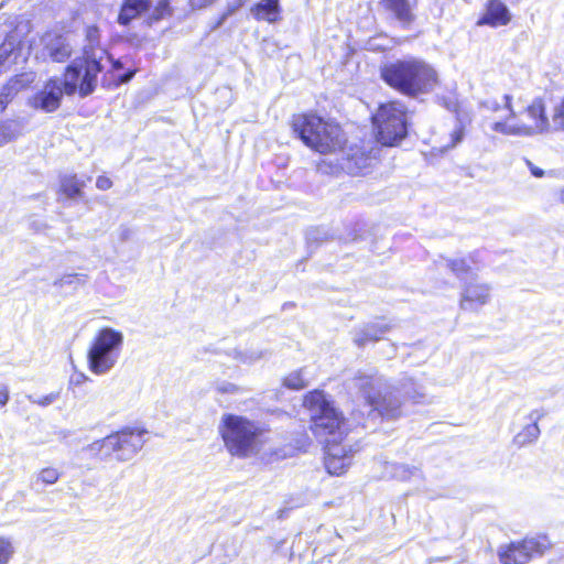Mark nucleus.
I'll use <instances>...</instances> for the list:
<instances>
[{"mask_svg": "<svg viewBox=\"0 0 564 564\" xmlns=\"http://www.w3.org/2000/svg\"><path fill=\"white\" fill-rule=\"evenodd\" d=\"M86 61H73L64 73V79H48L43 88L29 99V106L44 112H54L61 106L63 95H74L77 90L82 97L90 95L97 84L101 67L96 54L86 53Z\"/></svg>", "mask_w": 564, "mask_h": 564, "instance_id": "obj_1", "label": "nucleus"}, {"mask_svg": "<svg viewBox=\"0 0 564 564\" xmlns=\"http://www.w3.org/2000/svg\"><path fill=\"white\" fill-rule=\"evenodd\" d=\"M511 96L505 95V108L509 116L505 121H496L491 130L505 135L531 137L534 134L564 131V96L554 98L544 95L536 97L525 108V113L531 120L530 124L511 122L516 119V111L511 106Z\"/></svg>", "mask_w": 564, "mask_h": 564, "instance_id": "obj_2", "label": "nucleus"}, {"mask_svg": "<svg viewBox=\"0 0 564 564\" xmlns=\"http://www.w3.org/2000/svg\"><path fill=\"white\" fill-rule=\"evenodd\" d=\"M380 75L386 84L408 97L427 94L437 83V73L432 65L414 56L383 65Z\"/></svg>", "mask_w": 564, "mask_h": 564, "instance_id": "obj_3", "label": "nucleus"}, {"mask_svg": "<svg viewBox=\"0 0 564 564\" xmlns=\"http://www.w3.org/2000/svg\"><path fill=\"white\" fill-rule=\"evenodd\" d=\"M224 445L231 456L258 455L267 442V431L257 422L236 414H225L219 424Z\"/></svg>", "mask_w": 564, "mask_h": 564, "instance_id": "obj_4", "label": "nucleus"}, {"mask_svg": "<svg viewBox=\"0 0 564 564\" xmlns=\"http://www.w3.org/2000/svg\"><path fill=\"white\" fill-rule=\"evenodd\" d=\"M304 406L310 411L311 429L316 437L341 441L347 432L346 421L323 391L308 392L304 398Z\"/></svg>", "mask_w": 564, "mask_h": 564, "instance_id": "obj_5", "label": "nucleus"}, {"mask_svg": "<svg viewBox=\"0 0 564 564\" xmlns=\"http://www.w3.org/2000/svg\"><path fill=\"white\" fill-rule=\"evenodd\" d=\"M292 126L307 147L322 154L336 151L345 141L338 124L315 115L294 116Z\"/></svg>", "mask_w": 564, "mask_h": 564, "instance_id": "obj_6", "label": "nucleus"}, {"mask_svg": "<svg viewBox=\"0 0 564 564\" xmlns=\"http://www.w3.org/2000/svg\"><path fill=\"white\" fill-rule=\"evenodd\" d=\"M352 383L369 408V416L392 420L401 415V401L382 377L359 375Z\"/></svg>", "mask_w": 564, "mask_h": 564, "instance_id": "obj_7", "label": "nucleus"}, {"mask_svg": "<svg viewBox=\"0 0 564 564\" xmlns=\"http://www.w3.org/2000/svg\"><path fill=\"white\" fill-rule=\"evenodd\" d=\"M123 345V334L111 327L101 328L94 337L88 352V368L97 375L108 373L118 362Z\"/></svg>", "mask_w": 564, "mask_h": 564, "instance_id": "obj_8", "label": "nucleus"}, {"mask_svg": "<svg viewBox=\"0 0 564 564\" xmlns=\"http://www.w3.org/2000/svg\"><path fill=\"white\" fill-rule=\"evenodd\" d=\"M372 120L377 139L383 145L393 147L408 135L409 113L402 102L380 105Z\"/></svg>", "mask_w": 564, "mask_h": 564, "instance_id": "obj_9", "label": "nucleus"}, {"mask_svg": "<svg viewBox=\"0 0 564 564\" xmlns=\"http://www.w3.org/2000/svg\"><path fill=\"white\" fill-rule=\"evenodd\" d=\"M550 547L551 542L545 535H536L502 544L498 547L497 555L501 564H528L534 557L542 556Z\"/></svg>", "mask_w": 564, "mask_h": 564, "instance_id": "obj_10", "label": "nucleus"}, {"mask_svg": "<svg viewBox=\"0 0 564 564\" xmlns=\"http://www.w3.org/2000/svg\"><path fill=\"white\" fill-rule=\"evenodd\" d=\"M144 14H147L144 22L149 26L170 17L172 14L170 0H158L155 6L152 0H123L117 22L122 26H128L133 20Z\"/></svg>", "mask_w": 564, "mask_h": 564, "instance_id": "obj_11", "label": "nucleus"}, {"mask_svg": "<svg viewBox=\"0 0 564 564\" xmlns=\"http://www.w3.org/2000/svg\"><path fill=\"white\" fill-rule=\"evenodd\" d=\"M147 433L145 430L127 427L110 434L108 444L111 447V455L115 454L118 462L132 459L142 449Z\"/></svg>", "mask_w": 564, "mask_h": 564, "instance_id": "obj_12", "label": "nucleus"}, {"mask_svg": "<svg viewBox=\"0 0 564 564\" xmlns=\"http://www.w3.org/2000/svg\"><path fill=\"white\" fill-rule=\"evenodd\" d=\"M491 288L487 283H467L462 291L460 307L464 311H478L490 300Z\"/></svg>", "mask_w": 564, "mask_h": 564, "instance_id": "obj_13", "label": "nucleus"}, {"mask_svg": "<svg viewBox=\"0 0 564 564\" xmlns=\"http://www.w3.org/2000/svg\"><path fill=\"white\" fill-rule=\"evenodd\" d=\"M391 329V325L384 321L368 323L354 333V343L358 347H364L368 343H375L383 338Z\"/></svg>", "mask_w": 564, "mask_h": 564, "instance_id": "obj_14", "label": "nucleus"}, {"mask_svg": "<svg viewBox=\"0 0 564 564\" xmlns=\"http://www.w3.org/2000/svg\"><path fill=\"white\" fill-rule=\"evenodd\" d=\"M446 268H448L458 279L463 280L468 275H473L480 270L482 262L480 251L470 252L466 258L445 259Z\"/></svg>", "mask_w": 564, "mask_h": 564, "instance_id": "obj_15", "label": "nucleus"}, {"mask_svg": "<svg viewBox=\"0 0 564 564\" xmlns=\"http://www.w3.org/2000/svg\"><path fill=\"white\" fill-rule=\"evenodd\" d=\"M381 4L403 28H409L415 20V2L411 0H381Z\"/></svg>", "mask_w": 564, "mask_h": 564, "instance_id": "obj_16", "label": "nucleus"}, {"mask_svg": "<svg viewBox=\"0 0 564 564\" xmlns=\"http://www.w3.org/2000/svg\"><path fill=\"white\" fill-rule=\"evenodd\" d=\"M34 78L35 76L33 73L20 74L11 78L0 89V112H2L7 108L8 104L21 89L32 84L34 82Z\"/></svg>", "mask_w": 564, "mask_h": 564, "instance_id": "obj_17", "label": "nucleus"}, {"mask_svg": "<svg viewBox=\"0 0 564 564\" xmlns=\"http://www.w3.org/2000/svg\"><path fill=\"white\" fill-rule=\"evenodd\" d=\"M44 54L53 62H65L72 54L69 43L61 35H46L44 39Z\"/></svg>", "mask_w": 564, "mask_h": 564, "instance_id": "obj_18", "label": "nucleus"}, {"mask_svg": "<svg viewBox=\"0 0 564 564\" xmlns=\"http://www.w3.org/2000/svg\"><path fill=\"white\" fill-rule=\"evenodd\" d=\"M281 7L279 0H260L251 8L252 17L258 21L276 23L281 20Z\"/></svg>", "mask_w": 564, "mask_h": 564, "instance_id": "obj_19", "label": "nucleus"}, {"mask_svg": "<svg viewBox=\"0 0 564 564\" xmlns=\"http://www.w3.org/2000/svg\"><path fill=\"white\" fill-rule=\"evenodd\" d=\"M510 21V12L505 3L499 0H491L487 6V11L479 24L491 26L506 25Z\"/></svg>", "mask_w": 564, "mask_h": 564, "instance_id": "obj_20", "label": "nucleus"}, {"mask_svg": "<svg viewBox=\"0 0 564 564\" xmlns=\"http://www.w3.org/2000/svg\"><path fill=\"white\" fill-rule=\"evenodd\" d=\"M541 417L538 411H532L529 414V420L531 423L527 424L521 432H519L514 436V443L519 446H524L527 444L533 443L538 440L540 435V429L538 425V421Z\"/></svg>", "mask_w": 564, "mask_h": 564, "instance_id": "obj_21", "label": "nucleus"}, {"mask_svg": "<svg viewBox=\"0 0 564 564\" xmlns=\"http://www.w3.org/2000/svg\"><path fill=\"white\" fill-rule=\"evenodd\" d=\"M86 36H87V40L89 41V45L86 46L85 50H84V57L83 58H76L75 61H86L87 59L86 53L88 51L89 55L96 54L97 59L99 62V65L102 68L101 61H102L104 56H107V52L101 50V48H99V50H95L94 48V44L98 42V37H99L98 28H96V26H88L87 28V32H86Z\"/></svg>", "mask_w": 564, "mask_h": 564, "instance_id": "obj_22", "label": "nucleus"}, {"mask_svg": "<svg viewBox=\"0 0 564 564\" xmlns=\"http://www.w3.org/2000/svg\"><path fill=\"white\" fill-rule=\"evenodd\" d=\"M85 182L79 181L76 175H65L61 180V189L68 198H75L82 194Z\"/></svg>", "mask_w": 564, "mask_h": 564, "instance_id": "obj_23", "label": "nucleus"}, {"mask_svg": "<svg viewBox=\"0 0 564 564\" xmlns=\"http://www.w3.org/2000/svg\"><path fill=\"white\" fill-rule=\"evenodd\" d=\"M15 42L9 37L0 45V67L8 69L17 59Z\"/></svg>", "mask_w": 564, "mask_h": 564, "instance_id": "obj_24", "label": "nucleus"}, {"mask_svg": "<svg viewBox=\"0 0 564 564\" xmlns=\"http://www.w3.org/2000/svg\"><path fill=\"white\" fill-rule=\"evenodd\" d=\"M265 352L260 349H234L229 356L241 364L251 365L264 357Z\"/></svg>", "mask_w": 564, "mask_h": 564, "instance_id": "obj_25", "label": "nucleus"}, {"mask_svg": "<svg viewBox=\"0 0 564 564\" xmlns=\"http://www.w3.org/2000/svg\"><path fill=\"white\" fill-rule=\"evenodd\" d=\"M465 137V127L460 119L457 118L456 124L448 135V141L441 145L440 151L445 152L458 145Z\"/></svg>", "mask_w": 564, "mask_h": 564, "instance_id": "obj_26", "label": "nucleus"}, {"mask_svg": "<svg viewBox=\"0 0 564 564\" xmlns=\"http://www.w3.org/2000/svg\"><path fill=\"white\" fill-rule=\"evenodd\" d=\"M306 369H300L297 371L291 372L284 379V386L289 389L301 390L308 386L310 380L306 378Z\"/></svg>", "mask_w": 564, "mask_h": 564, "instance_id": "obj_27", "label": "nucleus"}, {"mask_svg": "<svg viewBox=\"0 0 564 564\" xmlns=\"http://www.w3.org/2000/svg\"><path fill=\"white\" fill-rule=\"evenodd\" d=\"M109 442V435L93 442L91 444L87 445L84 451H87L95 455H100L102 459H107L111 456V447Z\"/></svg>", "mask_w": 564, "mask_h": 564, "instance_id": "obj_28", "label": "nucleus"}, {"mask_svg": "<svg viewBox=\"0 0 564 564\" xmlns=\"http://www.w3.org/2000/svg\"><path fill=\"white\" fill-rule=\"evenodd\" d=\"M326 443V457H340V458H350L351 459V448H346V446L340 445L339 441H332L328 438L324 441Z\"/></svg>", "mask_w": 564, "mask_h": 564, "instance_id": "obj_29", "label": "nucleus"}, {"mask_svg": "<svg viewBox=\"0 0 564 564\" xmlns=\"http://www.w3.org/2000/svg\"><path fill=\"white\" fill-rule=\"evenodd\" d=\"M402 391L409 399L413 400L414 402H420V400L425 397L424 388L414 382V380L411 378L406 379L402 383Z\"/></svg>", "mask_w": 564, "mask_h": 564, "instance_id": "obj_30", "label": "nucleus"}, {"mask_svg": "<svg viewBox=\"0 0 564 564\" xmlns=\"http://www.w3.org/2000/svg\"><path fill=\"white\" fill-rule=\"evenodd\" d=\"M351 464L350 458H340V457H326L325 458V467L327 471L332 475H340L343 474Z\"/></svg>", "mask_w": 564, "mask_h": 564, "instance_id": "obj_31", "label": "nucleus"}, {"mask_svg": "<svg viewBox=\"0 0 564 564\" xmlns=\"http://www.w3.org/2000/svg\"><path fill=\"white\" fill-rule=\"evenodd\" d=\"M86 281V276L85 275H79V274H66L64 276H62L61 279H57L54 281V286H57V288H65V286H70L73 289H76L79 284H84Z\"/></svg>", "mask_w": 564, "mask_h": 564, "instance_id": "obj_32", "label": "nucleus"}, {"mask_svg": "<svg viewBox=\"0 0 564 564\" xmlns=\"http://www.w3.org/2000/svg\"><path fill=\"white\" fill-rule=\"evenodd\" d=\"M14 554V546L9 538L0 536V564H8Z\"/></svg>", "mask_w": 564, "mask_h": 564, "instance_id": "obj_33", "label": "nucleus"}, {"mask_svg": "<svg viewBox=\"0 0 564 564\" xmlns=\"http://www.w3.org/2000/svg\"><path fill=\"white\" fill-rule=\"evenodd\" d=\"M394 476L402 479L408 480L412 477H420L421 471L416 467H409L406 465H395L394 466Z\"/></svg>", "mask_w": 564, "mask_h": 564, "instance_id": "obj_34", "label": "nucleus"}, {"mask_svg": "<svg viewBox=\"0 0 564 564\" xmlns=\"http://www.w3.org/2000/svg\"><path fill=\"white\" fill-rule=\"evenodd\" d=\"M215 390L220 394H240L243 392V389L232 382L229 381H217L215 382Z\"/></svg>", "mask_w": 564, "mask_h": 564, "instance_id": "obj_35", "label": "nucleus"}, {"mask_svg": "<svg viewBox=\"0 0 564 564\" xmlns=\"http://www.w3.org/2000/svg\"><path fill=\"white\" fill-rule=\"evenodd\" d=\"M61 474L53 467L43 468L37 474V481H42L44 485H53L59 479Z\"/></svg>", "mask_w": 564, "mask_h": 564, "instance_id": "obj_36", "label": "nucleus"}, {"mask_svg": "<svg viewBox=\"0 0 564 564\" xmlns=\"http://www.w3.org/2000/svg\"><path fill=\"white\" fill-rule=\"evenodd\" d=\"M15 137V129L11 122L0 123V147Z\"/></svg>", "mask_w": 564, "mask_h": 564, "instance_id": "obj_37", "label": "nucleus"}, {"mask_svg": "<svg viewBox=\"0 0 564 564\" xmlns=\"http://www.w3.org/2000/svg\"><path fill=\"white\" fill-rule=\"evenodd\" d=\"M59 398V392H52L47 395H44L42 398L35 399L32 395H29L28 399L35 404H39L41 406H47L52 403H54Z\"/></svg>", "mask_w": 564, "mask_h": 564, "instance_id": "obj_38", "label": "nucleus"}, {"mask_svg": "<svg viewBox=\"0 0 564 564\" xmlns=\"http://www.w3.org/2000/svg\"><path fill=\"white\" fill-rule=\"evenodd\" d=\"M480 107L488 111L496 112L502 108V105L495 99H487L480 102Z\"/></svg>", "mask_w": 564, "mask_h": 564, "instance_id": "obj_39", "label": "nucleus"}, {"mask_svg": "<svg viewBox=\"0 0 564 564\" xmlns=\"http://www.w3.org/2000/svg\"><path fill=\"white\" fill-rule=\"evenodd\" d=\"M112 186V181L107 176H98L96 187L100 191H107Z\"/></svg>", "mask_w": 564, "mask_h": 564, "instance_id": "obj_40", "label": "nucleus"}, {"mask_svg": "<svg viewBox=\"0 0 564 564\" xmlns=\"http://www.w3.org/2000/svg\"><path fill=\"white\" fill-rule=\"evenodd\" d=\"M9 401V389L6 384H0V409L7 405Z\"/></svg>", "mask_w": 564, "mask_h": 564, "instance_id": "obj_41", "label": "nucleus"}, {"mask_svg": "<svg viewBox=\"0 0 564 564\" xmlns=\"http://www.w3.org/2000/svg\"><path fill=\"white\" fill-rule=\"evenodd\" d=\"M215 0H189V7L192 10L194 9H200L209 6Z\"/></svg>", "mask_w": 564, "mask_h": 564, "instance_id": "obj_42", "label": "nucleus"}, {"mask_svg": "<svg viewBox=\"0 0 564 564\" xmlns=\"http://www.w3.org/2000/svg\"><path fill=\"white\" fill-rule=\"evenodd\" d=\"M525 163H527L528 167L530 169L533 176L542 177L544 175V171L542 169L533 165L531 161L525 160Z\"/></svg>", "mask_w": 564, "mask_h": 564, "instance_id": "obj_43", "label": "nucleus"}, {"mask_svg": "<svg viewBox=\"0 0 564 564\" xmlns=\"http://www.w3.org/2000/svg\"><path fill=\"white\" fill-rule=\"evenodd\" d=\"M134 75H135V70H128V72H126L124 74H122L119 77V80H118L117 85L126 84V83L130 82L133 78Z\"/></svg>", "mask_w": 564, "mask_h": 564, "instance_id": "obj_44", "label": "nucleus"}, {"mask_svg": "<svg viewBox=\"0 0 564 564\" xmlns=\"http://www.w3.org/2000/svg\"><path fill=\"white\" fill-rule=\"evenodd\" d=\"M86 380H88V377H86L84 373H79L78 376L70 378V383L80 384Z\"/></svg>", "mask_w": 564, "mask_h": 564, "instance_id": "obj_45", "label": "nucleus"}, {"mask_svg": "<svg viewBox=\"0 0 564 564\" xmlns=\"http://www.w3.org/2000/svg\"><path fill=\"white\" fill-rule=\"evenodd\" d=\"M446 108L453 112H457L458 110V102L457 100L455 99H449L446 104H445Z\"/></svg>", "mask_w": 564, "mask_h": 564, "instance_id": "obj_46", "label": "nucleus"}, {"mask_svg": "<svg viewBox=\"0 0 564 564\" xmlns=\"http://www.w3.org/2000/svg\"><path fill=\"white\" fill-rule=\"evenodd\" d=\"M122 67H123V66H122V64H121V62H120V61H113V62H112V68H113V69H116V70H117V69H121Z\"/></svg>", "mask_w": 564, "mask_h": 564, "instance_id": "obj_47", "label": "nucleus"}, {"mask_svg": "<svg viewBox=\"0 0 564 564\" xmlns=\"http://www.w3.org/2000/svg\"><path fill=\"white\" fill-rule=\"evenodd\" d=\"M241 6H242V1L239 0V2L232 9H230V13L234 12L236 9H238Z\"/></svg>", "mask_w": 564, "mask_h": 564, "instance_id": "obj_48", "label": "nucleus"}]
</instances>
